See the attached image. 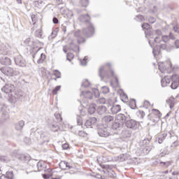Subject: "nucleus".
Masks as SVG:
<instances>
[{"mask_svg": "<svg viewBox=\"0 0 179 179\" xmlns=\"http://www.w3.org/2000/svg\"><path fill=\"white\" fill-rule=\"evenodd\" d=\"M78 20L81 23H85L87 26V28L83 29V33L86 37H92L94 34V27L93 24L90 22V15L88 14L82 15L78 17Z\"/></svg>", "mask_w": 179, "mask_h": 179, "instance_id": "f257e3e1", "label": "nucleus"}, {"mask_svg": "<svg viewBox=\"0 0 179 179\" xmlns=\"http://www.w3.org/2000/svg\"><path fill=\"white\" fill-rule=\"evenodd\" d=\"M159 69L162 73H171V72H173V66H171V62H159Z\"/></svg>", "mask_w": 179, "mask_h": 179, "instance_id": "f03ea898", "label": "nucleus"}, {"mask_svg": "<svg viewBox=\"0 0 179 179\" xmlns=\"http://www.w3.org/2000/svg\"><path fill=\"white\" fill-rule=\"evenodd\" d=\"M1 71L6 76H19L20 71L13 69V68L4 66L1 69Z\"/></svg>", "mask_w": 179, "mask_h": 179, "instance_id": "7ed1b4c3", "label": "nucleus"}, {"mask_svg": "<svg viewBox=\"0 0 179 179\" xmlns=\"http://www.w3.org/2000/svg\"><path fill=\"white\" fill-rule=\"evenodd\" d=\"M0 113H2L1 118L4 121L9 120V108L3 105V103H0Z\"/></svg>", "mask_w": 179, "mask_h": 179, "instance_id": "20e7f679", "label": "nucleus"}, {"mask_svg": "<svg viewBox=\"0 0 179 179\" xmlns=\"http://www.w3.org/2000/svg\"><path fill=\"white\" fill-rule=\"evenodd\" d=\"M125 125L127 128H129V129H133L134 131H136V129L139 128V122L132 119L127 120Z\"/></svg>", "mask_w": 179, "mask_h": 179, "instance_id": "39448f33", "label": "nucleus"}, {"mask_svg": "<svg viewBox=\"0 0 179 179\" xmlns=\"http://www.w3.org/2000/svg\"><path fill=\"white\" fill-rule=\"evenodd\" d=\"M2 92L6 93V94H9V93H13L15 90V85L10 83H6L2 88Z\"/></svg>", "mask_w": 179, "mask_h": 179, "instance_id": "423d86ee", "label": "nucleus"}, {"mask_svg": "<svg viewBox=\"0 0 179 179\" xmlns=\"http://www.w3.org/2000/svg\"><path fill=\"white\" fill-rule=\"evenodd\" d=\"M38 51H40V49H38L37 50V52L33 55V58L34 59H36V58H37V57L39 56V59H38L37 63L38 64H43V62H44V61H45L46 57L43 53H40V52H38Z\"/></svg>", "mask_w": 179, "mask_h": 179, "instance_id": "0eeeda50", "label": "nucleus"}, {"mask_svg": "<svg viewBox=\"0 0 179 179\" xmlns=\"http://www.w3.org/2000/svg\"><path fill=\"white\" fill-rule=\"evenodd\" d=\"M15 62L18 66H26V60H24L20 55H18L15 58Z\"/></svg>", "mask_w": 179, "mask_h": 179, "instance_id": "6e6552de", "label": "nucleus"}, {"mask_svg": "<svg viewBox=\"0 0 179 179\" xmlns=\"http://www.w3.org/2000/svg\"><path fill=\"white\" fill-rule=\"evenodd\" d=\"M162 40L165 44H167L170 40H176V36H174V34L170 32L169 35H163Z\"/></svg>", "mask_w": 179, "mask_h": 179, "instance_id": "1a4fd4ad", "label": "nucleus"}, {"mask_svg": "<svg viewBox=\"0 0 179 179\" xmlns=\"http://www.w3.org/2000/svg\"><path fill=\"white\" fill-rule=\"evenodd\" d=\"M142 29L145 31V37H150L152 36V32L150 31V24L148 23H143L141 26Z\"/></svg>", "mask_w": 179, "mask_h": 179, "instance_id": "9d476101", "label": "nucleus"}, {"mask_svg": "<svg viewBox=\"0 0 179 179\" xmlns=\"http://www.w3.org/2000/svg\"><path fill=\"white\" fill-rule=\"evenodd\" d=\"M80 96L83 97V99H86L87 101V100H92L93 98V93H92L90 91H83ZM84 101H86V100L84 99Z\"/></svg>", "mask_w": 179, "mask_h": 179, "instance_id": "9b49d317", "label": "nucleus"}, {"mask_svg": "<svg viewBox=\"0 0 179 179\" xmlns=\"http://www.w3.org/2000/svg\"><path fill=\"white\" fill-rule=\"evenodd\" d=\"M98 134L99 136H101L102 138H106L110 135V132H108V129L107 128H99Z\"/></svg>", "mask_w": 179, "mask_h": 179, "instance_id": "f8f14e48", "label": "nucleus"}, {"mask_svg": "<svg viewBox=\"0 0 179 179\" xmlns=\"http://www.w3.org/2000/svg\"><path fill=\"white\" fill-rule=\"evenodd\" d=\"M24 45H28V47H31V48H36V47H37L36 45V42H34L31 38H27L24 41Z\"/></svg>", "mask_w": 179, "mask_h": 179, "instance_id": "ddd939ff", "label": "nucleus"}, {"mask_svg": "<svg viewBox=\"0 0 179 179\" xmlns=\"http://www.w3.org/2000/svg\"><path fill=\"white\" fill-rule=\"evenodd\" d=\"M122 127H124V124H122V123H120V122L115 120V122H113V124H112V129L118 132V131H121Z\"/></svg>", "mask_w": 179, "mask_h": 179, "instance_id": "4468645a", "label": "nucleus"}, {"mask_svg": "<svg viewBox=\"0 0 179 179\" xmlns=\"http://www.w3.org/2000/svg\"><path fill=\"white\" fill-rule=\"evenodd\" d=\"M115 78V82H116V85L117 86H118L119 83H118V78L116 77L115 74H114V71L110 70V72L106 71L104 74V78Z\"/></svg>", "mask_w": 179, "mask_h": 179, "instance_id": "2eb2a0df", "label": "nucleus"}, {"mask_svg": "<svg viewBox=\"0 0 179 179\" xmlns=\"http://www.w3.org/2000/svg\"><path fill=\"white\" fill-rule=\"evenodd\" d=\"M115 121L124 125V123L127 121V117H125V115L120 113L117 115Z\"/></svg>", "mask_w": 179, "mask_h": 179, "instance_id": "dca6fc26", "label": "nucleus"}, {"mask_svg": "<svg viewBox=\"0 0 179 179\" xmlns=\"http://www.w3.org/2000/svg\"><path fill=\"white\" fill-rule=\"evenodd\" d=\"M0 62L2 65H12V61L6 56H3L0 59Z\"/></svg>", "mask_w": 179, "mask_h": 179, "instance_id": "f3484780", "label": "nucleus"}, {"mask_svg": "<svg viewBox=\"0 0 179 179\" xmlns=\"http://www.w3.org/2000/svg\"><path fill=\"white\" fill-rule=\"evenodd\" d=\"M96 112L98 113V114L99 115H103L107 113V107H106L103 105H101V106H98V108L96 109Z\"/></svg>", "mask_w": 179, "mask_h": 179, "instance_id": "a211bd4d", "label": "nucleus"}, {"mask_svg": "<svg viewBox=\"0 0 179 179\" xmlns=\"http://www.w3.org/2000/svg\"><path fill=\"white\" fill-rule=\"evenodd\" d=\"M97 122V119L96 117H90L85 122V127H92V125H94Z\"/></svg>", "mask_w": 179, "mask_h": 179, "instance_id": "6ab92c4d", "label": "nucleus"}, {"mask_svg": "<svg viewBox=\"0 0 179 179\" xmlns=\"http://www.w3.org/2000/svg\"><path fill=\"white\" fill-rule=\"evenodd\" d=\"M161 85L162 87H166L170 85V79H169L168 76H165L164 78L161 80Z\"/></svg>", "mask_w": 179, "mask_h": 179, "instance_id": "aec40b11", "label": "nucleus"}, {"mask_svg": "<svg viewBox=\"0 0 179 179\" xmlns=\"http://www.w3.org/2000/svg\"><path fill=\"white\" fill-rule=\"evenodd\" d=\"M50 128L53 132H57L59 129V126L58 125V122H53L50 124Z\"/></svg>", "mask_w": 179, "mask_h": 179, "instance_id": "412c9836", "label": "nucleus"}, {"mask_svg": "<svg viewBox=\"0 0 179 179\" xmlns=\"http://www.w3.org/2000/svg\"><path fill=\"white\" fill-rule=\"evenodd\" d=\"M110 111L112 114H117L121 111V106L120 105H114L111 108Z\"/></svg>", "mask_w": 179, "mask_h": 179, "instance_id": "4be33fe9", "label": "nucleus"}, {"mask_svg": "<svg viewBox=\"0 0 179 179\" xmlns=\"http://www.w3.org/2000/svg\"><path fill=\"white\" fill-rule=\"evenodd\" d=\"M166 104L170 107V108H173L176 104V99L173 97L169 98L166 100Z\"/></svg>", "mask_w": 179, "mask_h": 179, "instance_id": "5701e85b", "label": "nucleus"}, {"mask_svg": "<svg viewBox=\"0 0 179 179\" xmlns=\"http://www.w3.org/2000/svg\"><path fill=\"white\" fill-rule=\"evenodd\" d=\"M42 141H43V143H45V142H50V138H48V133L43 132L41 134V138Z\"/></svg>", "mask_w": 179, "mask_h": 179, "instance_id": "b1692460", "label": "nucleus"}, {"mask_svg": "<svg viewBox=\"0 0 179 179\" xmlns=\"http://www.w3.org/2000/svg\"><path fill=\"white\" fill-rule=\"evenodd\" d=\"M23 127H24V121L21 120L15 124V129L17 131H22L23 129Z\"/></svg>", "mask_w": 179, "mask_h": 179, "instance_id": "393cba45", "label": "nucleus"}, {"mask_svg": "<svg viewBox=\"0 0 179 179\" xmlns=\"http://www.w3.org/2000/svg\"><path fill=\"white\" fill-rule=\"evenodd\" d=\"M102 121H103V122H106V124H108L109 122H112V121H114V117L111 115H106L103 117Z\"/></svg>", "mask_w": 179, "mask_h": 179, "instance_id": "a878e982", "label": "nucleus"}, {"mask_svg": "<svg viewBox=\"0 0 179 179\" xmlns=\"http://www.w3.org/2000/svg\"><path fill=\"white\" fill-rule=\"evenodd\" d=\"M167 137V134H163L159 135L157 138H156V141L158 142V143H163V141H164V139H166V138Z\"/></svg>", "mask_w": 179, "mask_h": 179, "instance_id": "bb28decb", "label": "nucleus"}, {"mask_svg": "<svg viewBox=\"0 0 179 179\" xmlns=\"http://www.w3.org/2000/svg\"><path fill=\"white\" fill-rule=\"evenodd\" d=\"M59 167L60 169H62V170H66V168L69 167V169H71V166L68 165V162H65V161H62L59 163Z\"/></svg>", "mask_w": 179, "mask_h": 179, "instance_id": "cd10ccee", "label": "nucleus"}, {"mask_svg": "<svg viewBox=\"0 0 179 179\" xmlns=\"http://www.w3.org/2000/svg\"><path fill=\"white\" fill-rule=\"evenodd\" d=\"M9 50H10V46L7 44L2 43L0 45V51H6V52H8Z\"/></svg>", "mask_w": 179, "mask_h": 179, "instance_id": "c85d7f7f", "label": "nucleus"}, {"mask_svg": "<svg viewBox=\"0 0 179 179\" xmlns=\"http://www.w3.org/2000/svg\"><path fill=\"white\" fill-rule=\"evenodd\" d=\"M88 113L90 114H94V113H96V105L94 103L90 105L88 108Z\"/></svg>", "mask_w": 179, "mask_h": 179, "instance_id": "c756f323", "label": "nucleus"}, {"mask_svg": "<svg viewBox=\"0 0 179 179\" xmlns=\"http://www.w3.org/2000/svg\"><path fill=\"white\" fill-rule=\"evenodd\" d=\"M34 5L36 8H43L44 6V2L42 0L35 1Z\"/></svg>", "mask_w": 179, "mask_h": 179, "instance_id": "7c9ffc66", "label": "nucleus"}, {"mask_svg": "<svg viewBox=\"0 0 179 179\" xmlns=\"http://www.w3.org/2000/svg\"><path fill=\"white\" fill-rule=\"evenodd\" d=\"M179 87V79H177L176 80H174L172 82L171 85V88L173 89V90H176L177 87Z\"/></svg>", "mask_w": 179, "mask_h": 179, "instance_id": "2f4dec72", "label": "nucleus"}, {"mask_svg": "<svg viewBox=\"0 0 179 179\" xmlns=\"http://www.w3.org/2000/svg\"><path fill=\"white\" fill-rule=\"evenodd\" d=\"M122 136L124 139H126L127 138H131V133L129 132V130H127V129L123 130V131H122Z\"/></svg>", "mask_w": 179, "mask_h": 179, "instance_id": "473e14b6", "label": "nucleus"}, {"mask_svg": "<svg viewBox=\"0 0 179 179\" xmlns=\"http://www.w3.org/2000/svg\"><path fill=\"white\" fill-rule=\"evenodd\" d=\"M32 136H34V141H38V139L41 138V135L40 132L38 130L35 131L34 133H32Z\"/></svg>", "mask_w": 179, "mask_h": 179, "instance_id": "72a5a7b5", "label": "nucleus"}, {"mask_svg": "<svg viewBox=\"0 0 179 179\" xmlns=\"http://www.w3.org/2000/svg\"><path fill=\"white\" fill-rule=\"evenodd\" d=\"M128 158L127 157V155L122 154L117 157V162H125Z\"/></svg>", "mask_w": 179, "mask_h": 179, "instance_id": "f704fd0d", "label": "nucleus"}, {"mask_svg": "<svg viewBox=\"0 0 179 179\" xmlns=\"http://www.w3.org/2000/svg\"><path fill=\"white\" fill-rule=\"evenodd\" d=\"M101 93H103V94H107L108 93H110V88L107 86H103L101 89Z\"/></svg>", "mask_w": 179, "mask_h": 179, "instance_id": "c9c22d12", "label": "nucleus"}, {"mask_svg": "<svg viewBox=\"0 0 179 179\" xmlns=\"http://www.w3.org/2000/svg\"><path fill=\"white\" fill-rule=\"evenodd\" d=\"M35 36L38 37V38H41V37H43V32L41 31V29H38L36 31Z\"/></svg>", "mask_w": 179, "mask_h": 179, "instance_id": "e433bc0d", "label": "nucleus"}, {"mask_svg": "<svg viewBox=\"0 0 179 179\" xmlns=\"http://www.w3.org/2000/svg\"><path fill=\"white\" fill-rule=\"evenodd\" d=\"M106 69V66H101L99 68V76L101 78V80H103V76L102 73L104 72V70Z\"/></svg>", "mask_w": 179, "mask_h": 179, "instance_id": "4c0bfd02", "label": "nucleus"}, {"mask_svg": "<svg viewBox=\"0 0 179 179\" xmlns=\"http://www.w3.org/2000/svg\"><path fill=\"white\" fill-rule=\"evenodd\" d=\"M53 75L54 76H56L57 79L61 78V72H59L58 70H55L53 71Z\"/></svg>", "mask_w": 179, "mask_h": 179, "instance_id": "58836bf2", "label": "nucleus"}, {"mask_svg": "<svg viewBox=\"0 0 179 179\" xmlns=\"http://www.w3.org/2000/svg\"><path fill=\"white\" fill-rule=\"evenodd\" d=\"M90 86V83H89L88 80H84L82 83L83 87H89Z\"/></svg>", "mask_w": 179, "mask_h": 179, "instance_id": "ea45409f", "label": "nucleus"}, {"mask_svg": "<svg viewBox=\"0 0 179 179\" xmlns=\"http://www.w3.org/2000/svg\"><path fill=\"white\" fill-rule=\"evenodd\" d=\"M177 176H179V171H174L172 173V176L169 178V179H178V177Z\"/></svg>", "mask_w": 179, "mask_h": 179, "instance_id": "a19ab883", "label": "nucleus"}, {"mask_svg": "<svg viewBox=\"0 0 179 179\" xmlns=\"http://www.w3.org/2000/svg\"><path fill=\"white\" fill-rule=\"evenodd\" d=\"M80 3L82 6H84V8H86L89 6V0H80Z\"/></svg>", "mask_w": 179, "mask_h": 179, "instance_id": "79ce46f5", "label": "nucleus"}, {"mask_svg": "<svg viewBox=\"0 0 179 179\" xmlns=\"http://www.w3.org/2000/svg\"><path fill=\"white\" fill-rule=\"evenodd\" d=\"M96 103L98 104H105L106 103V98H99L96 100Z\"/></svg>", "mask_w": 179, "mask_h": 179, "instance_id": "37998d69", "label": "nucleus"}, {"mask_svg": "<svg viewBox=\"0 0 179 179\" xmlns=\"http://www.w3.org/2000/svg\"><path fill=\"white\" fill-rule=\"evenodd\" d=\"M80 65H83V66H85L87 64V57H85V58L82 60H80Z\"/></svg>", "mask_w": 179, "mask_h": 179, "instance_id": "c03bdc74", "label": "nucleus"}, {"mask_svg": "<svg viewBox=\"0 0 179 179\" xmlns=\"http://www.w3.org/2000/svg\"><path fill=\"white\" fill-rule=\"evenodd\" d=\"M92 93H94L95 97H99V96H100V92H99L98 89H92Z\"/></svg>", "mask_w": 179, "mask_h": 179, "instance_id": "a18cd8bd", "label": "nucleus"}, {"mask_svg": "<svg viewBox=\"0 0 179 179\" xmlns=\"http://www.w3.org/2000/svg\"><path fill=\"white\" fill-rule=\"evenodd\" d=\"M38 171H41L43 170V162H38L36 163Z\"/></svg>", "mask_w": 179, "mask_h": 179, "instance_id": "49530a36", "label": "nucleus"}, {"mask_svg": "<svg viewBox=\"0 0 179 179\" xmlns=\"http://www.w3.org/2000/svg\"><path fill=\"white\" fill-rule=\"evenodd\" d=\"M61 90V85H58L52 90L53 94H57L58 92Z\"/></svg>", "mask_w": 179, "mask_h": 179, "instance_id": "de8ad7c7", "label": "nucleus"}, {"mask_svg": "<svg viewBox=\"0 0 179 179\" xmlns=\"http://www.w3.org/2000/svg\"><path fill=\"white\" fill-rule=\"evenodd\" d=\"M135 20H136V22H143V16L141 15H138L136 16Z\"/></svg>", "mask_w": 179, "mask_h": 179, "instance_id": "09e8293b", "label": "nucleus"}, {"mask_svg": "<svg viewBox=\"0 0 179 179\" xmlns=\"http://www.w3.org/2000/svg\"><path fill=\"white\" fill-rule=\"evenodd\" d=\"M74 55L72 53H68L66 55L67 61L71 62V59H73Z\"/></svg>", "mask_w": 179, "mask_h": 179, "instance_id": "8fccbe9b", "label": "nucleus"}, {"mask_svg": "<svg viewBox=\"0 0 179 179\" xmlns=\"http://www.w3.org/2000/svg\"><path fill=\"white\" fill-rule=\"evenodd\" d=\"M152 111H153L154 114H155V115H157L158 117V118H160L161 115H160V111H159V110L152 109Z\"/></svg>", "mask_w": 179, "mask_h": 179, "instance_id": "3c124183", "label": "nucleus"}, {"mask_svg": "<svg viewBox=\"0 0 179 179\" xmlns=\"http://www.w3.org/2000/svg\"><path fill=\"white\" fill-rule=\"evenodd\" d=\"M160 164H162L164 167H169V166H170V164H171V162H160Z\"/></svg>", "mask_w": 179, "mask_h": 179, "instance_id": "603ef678", "label": "nucleus"}, {"mask_svg": "<svg viewBox=\"0 0 179 179\" xmlns=\"http://www.w3.org/2000/svg\"><path fill=\"white\" fill-rule=\"evenodd\" d=\"M150 106V103L148 101H145L143 103L144 108H149Z\"/></svg>", "mask_w": 179, "mask_h": 179, "instance_id": "864d4df0", "label": "nucleus"}, {"mask_svg": "<svg viewBox=\"0 0 179 179\" xmlns=\"http://www.w3.org/2000/svg\"><path fill=\"white\" fill-rule=\"evenodd\" d=\"M77 123L78 125H82L83 124L82 117L80 115L77 116Z\"/></svg>", "mask_w": 179, "mask_h": 179, "instance_id": "5fc2aeb1", "label": "nucleus"}, {"mask_svg": "<svg viewBox=\"0 0 179 179\" xmlns=\"http://www.w3.org/2000/svg\"><path fill=\"white\" fill-rule=\"evenodd\" d=\"M148 22H149V23H151V24H153V23H155L156 22V18H155L153 17H150L148 19Z\"/></svg>", "mask_w": 179, "mask_h": 179, "instance_id": "6e6d98bb", "label": "nucleus"}, {"mask_svg": "<svg viewBox=\"0 0 179 179\" xmlns=\"http://www.w3.org/2000/svg\"><path fill=\"white\" fill-rule=\"evenodd\" d=\"M155 43H160L163 41H162V38H160L159 36H156L155 38Z\"/></svg>", "mask_w": 179, "mask_h": 179, "instance_id": "4d7b16f0", "label": "nucleus"}, {"mask_svg": "<svg viewBox=\"0 0 179 179\" xmlns=\"http://www.w3.org/2000/svg\"><path fill=\"white\" fill-rule=\"evenodd\" d=\"M178 143L179 142L178 140L175 141L171 145V148H177V146H178Z\"/></svg>", "mask_w": 179, "mask_h": 179, "instance_id": "13d9d810", "label": "nucleus"}, {"mask_svg": "<svg viewBox=\"0 0 179 179\" xmlns=\"http://www.w3.org/2000/svg\"><path fill=\"white\" fill-rule=\"evenodd\" d=\"M24 142H25L27 145H30V143H31V141L27 137L24 138Z\"/></svg>", "mask_w": 179, "mask_h": 179, "instance_id": "bf43d9fd", "label": "nucleus"}, {"mask_svg": "<svg viewBox=\"0 0 179 179\" xmlns=\"http://www.w3.org/2000/svg\"><path fill=\"white\" fill-rule=\"evenodd\" d=\"M78 135H79V136L85 137V136H86V133H85V131H79Z\"/></svg>", "mask_w": 179, "mask_h": 179, "instance_id": "052dcab7", "label": "nucleus"}, {"mask_svg": "<svg viewBox=\"0 0 179 179\" xmlns=\"http://www.w3.org/2000/svg\"><path fill=\"white\" fill-rule=\"evenodd\" d=\"M56 118H57V122H61V121H62V117H61V115H57Z\"/></svg>", "mask_w": 179, "mask_h": 179, "instance_id": "680f3d73", "label": "nucleus"}, {"mask_svg": "<svg viewBox=\"0 0 179 179\" xmlns=\"http://www.w3.org/2000/svg\"><path fill=\"white\" fill-rule=\"evenodd\" d=\"M160 48H161V50H166V48H167V45H166V43L161 44V45H160Z\"/></svg>", "mask_w": 179, "mask_h": 179, "instance_id": "e2e57ef3", "label": "nucleus"}, {"mask_svg": "<svg viewBox=\"0 0 179 179\" xmlns=\"http://www.w3.org/2000/svg\"><path fill=\"white\" fill-rule=\"evenodd\" d=\"M73 51H74L75 52H79V46H74V48H73Z\"/></svg>", "mask_w": 179, "mask_h": 179, "instance_id": "0e129e2a", "label": "nucleus"}, {"mask_svg": "<svg viewBox=\"0 0 179 179\" xmlns=\"http://www.w3.org/2000/svg\"><path fill=\"white\" fill-rule=\"evenodd\" d=\"M155 34H157V36H162V30L160 29H157L155 31Z\"/></svg>", "mask_w": 179, "mask_h": 179, "instance_id": "69168bd1", "label": "nucleus"}, {"mask_svg": "<svg viewBox=\"0 0 179 179\" xmlns=\"http://www.w3.org/2000/svg\"><path fill=\"white\" fill-rule=\"evenodd\" d=\"M52 22L55 24H58V22H59L58 18H57L56 17H54L52 19Z\"/></svg>", "mask_w": 179, "mask_h": 179, "instance_id": "338daca9", "label": "nucleus"}, {"mask_svg": "<svg viewBox=\"0 0 179 179\" xmlns=\"http://www.w3.org/2000/svg\"><path fill=\"white\" fill-rule=\"evenodd\" d=\"M175 47H176V48H179V40H176V41H175Z\"/></svg>", "mask_w": 179, "mask_h": 179, "instance_id": "774afa93", "label": "nucleus"}]
</instances>
